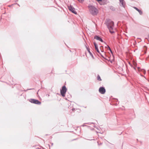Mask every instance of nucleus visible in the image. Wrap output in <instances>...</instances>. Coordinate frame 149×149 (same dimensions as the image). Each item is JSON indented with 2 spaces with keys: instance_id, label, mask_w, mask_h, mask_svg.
Segmentation results:
<instances>
[{
  "instance_id": "13",
  "label": "nucleus",
  "mask_w": 149,
  "mask_h": 149,
  "mask_svg": "<svg viewBox=\"0 0 149 149\" xmlns=\"http://www.w3.org/2000/svg\"><path fill=\"white\" fill-rule=\"evenodd\" d=\"M80 2H82L84 1V0H78Z\"/></svg>"
},
{
  "instance_id": "1",
  "label": "nucleus",
  "mask_w": 149,
  "mask_h": 149,
  "mask_svg": "<svg viewBox=\"0 0 149 149\" xmlns=\"http://www.w3.org/2000/svg\"><path fill=\"white\" fill-rule=\"evenodd\" d=\"M89 12L93 15H95L98 13V10L95 6L91 5H89L88 6Z\"/></svg>"
},
{
  "instance_id": "7",
  "label": "nucleus",
  "mask_w": 149,
  "mask_h": 149,
  "mask_svg": "<svg viewBox=\"0 0 149 149\" xmlns=\"http://www.w3.org/2000/svg\"><path fill=\"white\" fill-rule=\"evenodd\" d=\"M94 38L96 39L97 40L100 41L102 42H103V41L102 40V39L100 37L97 36H95L94 37Z\"/></svg>"
},
{
  "instance_id": "2",
  "label": "nucleus",
  "mask_w": 149,
  "mask_h": 149,
  "mask_svg": "<svg viewBox=\"0 0 149 149\" xmlns=\"http://www.w3.org/2000/svg\"><path fill=\"white\" fill-rule=\"evenodd\" d=\"M113 22L111 21H109L107 23V25L109 29L110 32L111 33L114 32V28Z\"/></svg>"
},
{
  "instance_id": "9",
  "label": "nucleus",
  "mask_w": 149,
  "mask_h": 149,
  "mask_svg": "<svg viewBox=\"0 0 149 149\" xmlns=\"http://www.w3.org/2000/svg\"><path fill=\"white\" fill-rule=\"evenodd\" d=\"M134 8L139 13L140 15H141L142 14V13L141 10H139L136 7H134Z\"/></svg>"
},
{
  "instance_id": "16",
  "label": "nucleus",
  "mask_w": 149,
  "mask_h": 149,
  "mask_svg": "<svg viewBox=\"0 0 149 149\" xmlns=\"http://www.w3.org/2000/svg\"><path fill=\"white\" fill-rule=\"evenodd\" d=\"M96 0L98 1H102V0Z\"/></svg>"
},
{
  "instance_id": "10",
  "label": "nucleus",
  "mask_w": 149,
  "mask_h": 149,
  "mask_svg": "<svg viewBox=\"0 0 149 149\" xmlns=\"http://www.w3.org/2000/svg\"><path fill=\"white\" fill-rule=\"evenodd\" d=\"M94 44L95 47V49L98 48V46L95 43H94Z\"/></svg>"
},
{
  "instance_id": "5",
  "label": "nucleus",
  "mask_w": 149,
  "mask_h": 149,
  "mask_svg": "<svg viewBox=\"0 0 149 149\" xmlns=\"http://www.w3.org/2000/svg\"><path fill=\"white\" fill-rule=\"evenodd\" d=\"M29 101L31 103L40 104H41V102H39L38 100L34 99H31Z\"/></svg>"
},
{
  "instance_id": "20",
  "label": "nucleus",
  "mask_w": 149,
  "mask_h": 149,
  "mask_svg": "<svg viewBox=\"0 0 149 149\" xmlns=\"http://www.w3.org/2000/svg\"><path fill=\"white\" fill-rule=\"evenodd\" d=\"M102 47V46H101L100 47V49H101V47Z\"/></svg>"
},
{
  "instance_id": "6",
  "label": "nucleus",
  "mask_w": 149,
  "mask_h": 149,
  "mask_svg": "<svg viewBox=\"0 0 149 149\" xmlns=\"http://www.w3.org/2000/svg\"><path fill=\"white\" fill-rule=\"evenodd\" d=\"M99 92L102 94H104L106 91L105 89L103 87H100L99 89Z\"/></svg>"
},
{
  "instance_id": "14",
  "label": "nucleus",
  "mask_w": 149,
  "mask_h": 149,
  "mask_svg": "<svg viewBox=\"0 0 149 149\" xmlns=\"http://www.w3.org/2000/svg\"><path fill=\"white\" fill-rule=\"evenodd\" d=\"M107 47H108V48H109V49L110 51L111 50V48H110V47L109 46H107Z\"/></svg>"
},
{
  "instance_id": "18",
  "label": "nucleus",
  "mask_w": 149,
  "mask_h": 149,
  "mask_svg": "<svg viewBox=\"0 0 149 149\" xmlns=\"http://www.w3.org/2000/svg\"><path fill=\"white\" fill-rule=\"evenodd\" d=\"M111 52V53H112V54H113V52H112V50H111V51H110Z\"/></svg>"
},
{
  "instance_id": "17",
  "label": "nucleus",
  "mask_w": 149,
  "mask_h": 149,
  "mask_svg": "<svg viewBox=\"0 0 149 149\" xmlns=\"http://www.w3.org/2000/svg\"><path fill=\"white\" fill-rule=\"evenodd\" d=\"M148 40L149 41V35H148Z\"/></svg>"
},
{
  "instance_id": "15",
  "label": "nucleus",
  "mask_w": 149,
  "mask_h": 149,
  "mask_svg": "<svg viewBox=\"0 0 149 149\" xmlns=\"http://www.w3.org/2000/svg\"><path fill=\"white\" fill-rule=\"evenodd\" d=\"M107 47H108V48H109V49L110 51L111 50V48H110V47L109 46H107Z\"/></svg>"
},
{
  "instance_id": "12",
  "label": "nucleus",
  "mask_w": 149,
  "mask_h": 149,
  "mask_svg": "<svg viewBox=\"0 0 149 149\" xmlns=\"http://www.w3.org/2000/svg\"><path fill=\"white\" fill-rule=\"evenodd\" d=\"M95 50L97 51V52L98 53H99V54H100V52H99V49H98V48H97V49H95Z\"/></svg>"
},
{
  "instance_id": "8",
  "label": "nucleus",
  "mask_w": 149,
  "mask_h": 149,
  "mask_svg": "<svg viewBox=\"0 0 149 149\" xmlns=\"http://www.w3.org/2000/svg\"><path fill=\"white\" fill-rule=\"evenodd\" d=\"M120 6L124 7V4L123 2V0H120Z\"/></svg>"
},
{
  "instance_id": "11",
  "label": "nucleus",
  "mask_w": 149,
  "mask_h": 149,
  "mask_svg": "<svg viewBox=\"0 0 149 149\" xmlns=\"http://www.w3.org/2000/svg\"><path fill=\"white\" fill-rule=\"evenodd\" d=\"M97 79L99 81L101 80V79L100 76L99 75L97 77Z\"/></svg>"
},
{
  "instance_id": "3",
  "label": "nucleus",
  "mask_w": 149,
  "mask_h": 149,
  "mask_svg": "<svg viewBox=\"0 0 149 149\" xmlns=\"http://www.w3.org/2000/svg\"><path fill=\"white\" fill-rule=\"evenodd\" d=\"M67 91V88L65 86L62 87L61 90V94L63 97L65 96V95Z\"/></svg>"
},
{
  "instance_id": "19",
  "label": "nucleus",
  "mask_w": 149,
  "mask_h": 149,
  "mask_svg": "<svg viewBox=\"0 0 149 149\" xmlns=\"http://www.w3.org/2000/svg\"><path fill=\"white\" fill-rule=\"evenodd\" d=\"M88 52L90 53V50H88Z\"/></svg>"
},
{
  "instance_id": "4",
  "label": "nucleus",
  "mask_w": 149,
  "mask_h": 149,
  "mask_svg": "<svg viewBox=\"0 0 149 149\" xmlns=\"http://www.w3.org/2000/svg\"><path fill=\"white\" fill-rule=\"evenodd\" d=\"M68 8L69 10L72 13L75 14H77V13L75 10V8L72 7V6H68Z\"/></svg>"
}]
</instances>
